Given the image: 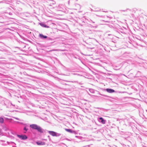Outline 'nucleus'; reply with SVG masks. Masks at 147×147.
Segmentation results:
<instances>
[{"mask_svg":"<svg viewBox=\"0 0 147 147\" xmlns=\"http://www.w3.org/2000/svg\"><path fill=\"white\" fill-rule=\"evenodd\" d=\"M2 129L0 128V134L1 132Z\"/></svg>","mask_w":147,"mask_h":147,"instance_id":"393cba45","label":"nucleus"},{"mask_svg":"<svg viewBox=\"0 0 147 147\" xmlns=\"http://www.w3.org/2000/svg\"><path fill=\"white\" fill-rule=\"evenodd\" d=\"M100 11V9L99 8H97L94 10V11Z\"/></svg>","mask_w":147,"mask_h":147,"instance_id":"4be33fe9","label":"nucleus"},{"mask_svg":"<svg viewBox=\"0 0 147 147\" xmlns=\"http://www.w3.org/2000/svg\"><path fill=\"white\" fill-rule=\"evenodd\" d=\"M18 137L23 140H25L28 138V137L25 135H17Z\"/></svg>","mask_w":147,"mask_h":147,"instance_id":"20e7f679","label":"nucleus"},{"mask_svg":"<svg viewBox=\"0 0 147 147\" xmlns=\"http://www.w3.org/2000/svg\"><path fill=\"white\" fill-rule=\"evenodd\" d=\"M103 12H107V11H102Z\"/></svg>","mask_w":147,"mask_h":147,"instance_id":"cd10ccee","label":"nucleus"},{"mask_svg":"<svg viewBox=\"0 0 147 147\" xmlns=\"http://www.w3.org/2000/svg\"><path fill=\"white\" fill-rule=\"evenodd\" d=\"M75 137L76 138H78V137H79V136H75Z\"/></svg>","mask_w":147,"mask_h":147,"instance_id":"c85d7f7f","label":"nucleus"},{"mask_svg":"<svg viewBox=\"0 0 147 147\" xmlns=\"http://www.w3.org/2000/svg\"><path fill=\"white\" fill-rule=\"evenodd\" d=\"M28 129L27 128L26 125L23 128V130L24 131L23 132L24 133L26 134L28 131Z\"/></svg>","mask_w":147,"mask_h":147,"instance_id":"dca6fc26","label":"nucleus"},{"mask_svg":"<svg viewBox=\"0 0 147 147\" xmlns=\"http://www.w3.org/2000/svg\"><path fill=\"white\" fill-rule=\"evenodd\" d=\"M44 140H47L45 139H44Z\"/></svg>","mask_w":147,"mask_h":147,"instance_id":"473e14b6","label":"nucleus"},{"mask_svg":"<svg viewBox=\"0 0 147 147\" xmlns=\"http://www.w3.org/2000/svg\"><path fill=\"white\" fill-rule=\"evenodd\" d=\"M98 120L99 122L101 123L102 124L105 123L106 121L102 117H100L98 118Z\"/></svg>","mask_w":147,"mask_h":147,"instance_id":"423d86ee","label":"nucleus"},{"mask_svg":"<svg viewBox=\"0 0 147 147\" xmlns=\"http://www.w3.org/2000/svg\"><path fill=\"white\" fill-rule=\"evenodd\" d=\"M49 140L50 141H51V139L50 138H49Z\"/></svg>","mask_w":147,"mask_h":147,"instance_id":"bb28decb","label":"nucleus"},{"mask_svg":"<svg viewBox=\"0 0 147 147\" xmlns=\"http://www.w3.org/2000/svg\"><path fill=\"white\" fill-rule=\"evenodd\" d=\"M4 119L3 117H0V123H4Z\"/></svg>","mask_w":147,"mask_h":147,"instance_id":"f3484780","label":"nucleus"},{"mask_svg":"<svg viewBox=\"0 0 147 147\" xmlns=\"http://www.w3.org/2000/svg\"><path fill=\"white\" fill-rule=\"evenodd\" d=\"M11 105H12V106H15V105H13L11 103Z\"/></svg>","mask_w":147,"mask_h":147,"instance_id":"a878e982","label":"nucleus"},{"mask_svg":"<svg viewBox=\"0 0 147 147\" xmlns=\"http://www.w3.org/2000/svg\"><path fill=\"white\" fill-rule=\"evenodd\" d=\"M39 24L41 26L43 27L48 28L50 27L49 26H47V25L45 24V23L44 22H40L39 23Z\"/></svg>","mask_w":147,"mask_h":147,"instance_id":"1a4fd4ad","label":"nucleus"},{"mask_svg":"<svg viewBox=\"0 0 147 147\" xmlns=\"http://www.w3.org/2000/svg\"><path fill=\"white\" fill-rule=\"evenodd\" d=\"M13 12V13L12 12H9L8 13V14L10 16H12L13 17V15L15 14H14V13Z\"/></svg>","mask_w":147,"mask_h":147,"instance_id":"a211bd4d","label":"nucleus"},{"mask_svg":"<svg viewBox=\"0 0 147 147\" xmlns=\"http://www.w3.org/2000/svg\"><path fill=\"white\" fill-rule=\"evenodd\" d=\"M86 20H87L90 23H91L92 24L91 27L96 28L98 27V21L97 19H91L90 18H88Z\"/></svg>","mask_w":147,"mask_h":147,"instance_id":"f03ea898","label":"nucleus"},{"mask_svg":"<svg viewBox=\"0 0 147 147\" xmlns=\"http://www.w3.org/2000/svg\"><path fill=\"white\" fill-rule=\"evenodd\" d=\"M37 144L38 145H44L45 144V142L41 141H38L36 142Z\"/></svg>","mask_w":147,"mask_h":147,"instance_id":"9b49d317","label":"nucleus"},{"mask_svg":"<svg viewBox=\"0 0 147 147\" xmlns=\"http://www.w3.org/2000/svg\"><path fill=\"white\" fill-rule=\"evenodd\" d=\"M46 40H53L52 38L48 36L47 38H46Z\"/></svg>","mask_w":147,"mask_h":147,"instance_id":"412c9836","label":"nucleus"},{"mask_svg":"<svg viewBox=\"0 0 147 147\" xmlns=\"http://www.w3.org/2000/svg\"><path fill=\"white\" fill-rule=\"evenodd\" d=\"M13 1L12 0H9L8 1H2L0 2L1 3H5L6 4H9V3H11Z\"/></svg>","mask_w":147,"mask_h":147,"instance_id":"4468645a","label":"nucleus"},{"mask_svg":"<svg viewBox=\"0 0 147 147\" xmlns=\"http://www.w3.org/2000/svg\"><path fill=\"white\" fill-rule=\"evenodd\" d=\"M89 91L90 92L92 93H94V89H92L90 88L89 89Z\"/></svg>","mask_w":147,"mask_h":147,"instance_id":"aec40b11","label":"nucleus"},{"mask_svg":"<svg viewBox=\"0 0 147 147\" xmlns=\"http://www.w3.org/2000/svg\"><path fill=\"white\" fill-rule=\"evenodd\" d=\"M63 81L66 82H67V83H66L65 84H63L65 85H69V83H70V82L75 83V82H77L76 81H67V80H63Z\"/></svg>","mask_w":147,"mask_h":147,"instance_id":"2eb2a0df","label":"nucleus"},{"mask_svg":"<svg viewBox=\"0 0 147 147\" xmlns=\"http://www.w3.org/2000/svg\"><path fill=\"white\" fill-rule=\"evenodd\" d=\"M8 143V142H6L5 140H0V144L3 146H6L7 144V143L9 144Z\"/></svg>","mask_w":147,"mask_h":147,"instance_id":"6e6552de","label":"nucleus"},{"mask_svg":"<svg viewBox=\"0 0 147 147\" xmlns=\"http://www.w3.org/2000/svg\"><path fill=\"white\" fill-rule=\"evenodd\" d=\"M65 130L67 131L71 134H76L78 133L77 131H76L74 130H72L71 129L65 128Z\"/></svg>","mask_w":147,"mask_h":147,"instance_id":"39448f33","label":"nucleus"},{"mask_svg":"<svg viewBox=\"0 0 147 147\" xmlns=\"http://www.w3.org/2000/svg\"><path fill=\"white\" fill-rule=\"evenodd\" d=\"M117 32L119 34H121L122 36H124L127 34V30L126 28H123V29L121 28L118 30Z\"/></svg>","mask_w":147,"mask_h":147,"instance_id":"7ed1b4c3","label":"nucleus"},{"mask_svg":"<svg viewBox=\"0 0 147 147\" xmlns=\"http://www.w3.org/2000/svg\"><path fill=\"white\" fill-rule=\"evenodd\" d=\"M131 10L130 9H127L126 10H120V11H124V12H126L127 13H126L125 15H126L127 14H128L130 13H131Z\"/></svg>","mask_w":147,"mask_h":147,"instance_id":"f8f14e48","label":"nucleus"},{"mask_svg":"<svg viewBox=\"0 0 147 147\" xmlns=\"http://www.w3.org/2000/svg\"><path fill=\"white\" fill-rule=\"evenodd\" d=\"M48 132L53 136H55L56 132L53 131H47Z\"/></svg>","mask_w":147,"mask_h":147,"instance_id":"ddd939ff","label":"nucleus"},{"mask_svg":"<svg viewBox=\"0 0 147 147\" xmlns=\"http://www.w3.org/2000/svg\"><path fill=\"white\" fill-rule=\"evenodd\" d=\"M97 108V109H101V108H99V107Z\"/></svg>","mask_w":147,"mask_h":147,"instance_id":"2f4dec72","label":"nucleus"},{"mask_svg":"<svg viewBox=\"0 0 147 147\" xmlns=\"http://www.w3.org/2000/svg\"><path fill=\"white\" fill-rule=\"evenodd\" d=\"M62 9L61 8H60L59 9H58V10L59 11H62Z\"/></svg>","mask_w":147,"mask_h":147,"instance_id":"5701e85b","label":"nucleus"},{"mask_svg":"<svg viewBox=\"0 0 147 147\" xmlns=\"http://www.w3.org/2000/svg\"><path fill=\"white\" fill-rule=\"evenodd\" d=\"M61 135V134L57 133L56 132V134H55L56 136H55L58 137V136H60Z\"/></svg>","mask_w":147,"mask_h":147,"instance_id":"6ab92c4d","label":"nucleus"},{"mask_svg":"<svg viewBox=\"0 0 147 147\" xmlns=\"http://www.w3.org/2000/svg\"><path fill=\"white\" fill-rule=\"evenodd\" d=\"M65 83H63L62 84H65Z\"/></svg>","mask_w":147,"mask_h":147,"instance_id":"72a5a7b5","label":"nucleus"},{"mask_svg":"<svg viewBox=\"0 0 147 147\" xmlns=\"http://www.w3.org/2000/svg\"><path fill=\"white\" fill-rule=\"evenodd\" d=\"M48 137L49 138H50V136H48Z\"/></svg>","mask_w":147,"mask_h":147,"instance_id":"7c9ffc66","label":"nucleus"},{"mask_svg":"<svg viewBox=\"0 0 147 147\" xmlns=\"http://www.w3.org/2000/svg\"><path fill=\"white\" fill-rule=\"evenodd\" d=\"M30 127L32 129L36 130L38 132L40 133H42L45 132L44 129L37 124H31L30 125Z\"/></svg>","mask_w":147,"mask_h":147,"instance_id":"f257e3e1","label":"nucleus"},{"mask_svg":"<svg viewBox=\"0 0 147 147\" xmlns=\"http://www.w3.org/2000/svg\"><path fill=\"white\" fill-rule=\"evenodd\" d=\"M74 57L76 59H77V57H76L74 56Z\"/></svg>","mask_w":147,"mask_h":147,"instance_id":"c756f323","label":"nucleus"},{"mask_svg":"<svg viewBox=\"0 0 147 147\" xmlns=\"http://www.w3.org/2000/svg\"><path fill=\"white\" fill-rule=\"evenodd\" d=\"M105 90L109 93H112L115 92L114 90L111 88H106L105 89Z\"/></svg>","mask_w":147,"mask_h":147,"instance_id":"0eeeda50","label":"nucleus"},{"mask_svg":"<svg viewBox=\"0 0 147 147\" xmlns=\"http://www.w3.org/2000/svg\"><path fill=\"white\" fill-rule=\"evenodd\" d=\"M91 9V11H94V10H93L92 9Z\"/></svg>","mask_w":147,"mask_h":147,"instance_id":"b1692460","label":"nucleus"},{"mask_svg":"<svg viewBox=\"0 0 147 147\" xmlns=\"http://www.w3.org/2000/svg\"><path fill=\"white\" fill-rule=\"evenodd\" d=\"M39 37L40 38L42 39H46V38H47V36L40 34H39Z\"/></svg>","mask_w":147,"mask_h":147,"instance_id":"9d476101","label":"nucleus"}]
</instances>
